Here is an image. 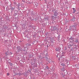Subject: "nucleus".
<instances>
[{
	"label": "nucleus",
	"instance_id": "obj_1",
	"mask_svg": "<svg viewBox=\"0 0 79 79\" xmlns=\"http://www.w3.org/2000/svg\"><path fill=\"white\" fill-rule=\"evenodd\" d=\"M56 29V27H52L51 28V30L52 31H54Z\"/></svg>",
	"mask_w": 79,
	"mask_h": 79
},
{
	"label": "nucleus",
	"instance_id": "obj_2",
	"mask_svg": "<svg viewBox=\"0 0 79 79\" xmlns=\"http://www.w3.org/2000/svg\"><path fill=\"white\" fill-rule=\"evenodd\" d=\"M60 50V47L57 48L56 49V51H59Z\"/></svg>",
	"mask_w": 79,
	"mask_h": 79
},
{
	"label": "nucleus",
	"instance_id": "obj_3",
	"mask_svg": "<svg viewBox=\"0 0 79 79\" xmlns=\"http://www.w3.org/2000/svg\"><path fill=\"white\" fill-rule=\"evenodd\" d=\"M57 15H58V13L56 12H54V15L55 16H57Z\"/></svg>",
	"mask_w": 79,
	"mask_h": 79
},
{
	"label": "nucleus",
	"instance_id": "obj_4",
	"mask_svg": "<svg viewBox=\"0 0 79 79\" xmlns=\"http://www.w3.org/2000/svg\"><path fill=\"white\" fill-rule=\"evenodd\" d=\"M73 13H75L76 10H75V9L74 8H73Z\"/></svg>",
	"mask_w": 79,
	"mask_h": 79
},
{
	"label": "nucleus",
	"instance_id": "obj_5",
	"mask_svg": "<svg viewBox=\"0 0 79 79\" xmlns=\"http://www.w3.org/2000/svg\"><path fill=\"white\" fill-rule=\"evenodd\" d=\"M9 55V52H6V55Z\"/></svg>",
	"mask_w": 79,
	"mask_h": 79
},
{
	"label": "nucleus",
	"instance_id": "obj_6",
	"mask_svg": "<svg viewBox=\"0 0 79 79\" xmlns=\"http://www.w3.org/2000/svg\"><path fill=\"white\" fill-rule=\"evenodd\" d=\"M72 47V45L71 44H70L69 45H68V47L69 48H70Z\"/></svg>",
	"mask_w": 79,
	"mask_h": 79
},
{
	"label": "nucleus",
	"instance_id": "obj_7",
	"mask_svg": "<svg viewBox=\"0 0 79 79\" xmlns=\"http://www.w3.org/2000/svg\"><path fill=\"white\" fill-rule=\"evenodd\" d=\"M60 65H62V66H64L65 65L63 63H62Z\"/></svg>",
	"mask_w": 79,
	"mask_h": 79
},
{
	"label": "nucleus",
	"instance_id": "obj_8",
	"mask_svg": "<svg viewBox=\"0 0 79 79\" xmlns=\"http://www.w3.org/2000/svg\"><path fill=\"white\" fill-rule=\"evenodd\" d=\"M51 17L52 18V19H54L56 18L54 16H53L52 17Z\"/></svg>",
	"mask_w": 79,
	"mask_h": 79
},
{
	"label": "nucleus",
	"instance_id": "obj_9",
	"mask_svg": "<svg viewBox=\"0 0 79 79\" xmlns=\"http://www.w3.org/2000/svg\"><path fill=\"white\" fill-rule=\"evenodd\" d=\"M7 76H9V75H10V73H7Z\"/></svg>",
	"mask_w": 79,
	"mask_h": 79
},
{
	"label": "nucleus",
	"instance_id": "obj_10",
	"mask_svg": "<svg viewBox=\"0 0 79 79\" xmlns=\"http://www.w3.org/2000/svg\"><path fill=\"white\" fill-rule=\"evenodd\" d=\"M72 21H74V19H72Z\"/></svg>",
	"mask_w": 79,
	"mask_h": 79
},
{
	"label": "nucleus",
	"instance_id": "obj_11",
	"mask_svg": "<svg viewBox=\"0 0 79 79\" xmlns=\"http://www.w3.org/2000/svg\"><path fill=\"white\" fill-rule=\"evenodd\" d=\"M45 69H48V67H46V68H45Z\"/></svg>",
	"mask_w": 79,
	"mask_h": 79
},
{
	"label": "nucleus",
	"instance_id": "obj_12",
	"mask_svg": "<svg viewBox=\"0 0 79 79\" xmlns=\"http://www.w3.org/2000/svg\"><path fill=\"white\" fill-rule=\"evenodd\" d=\"M75 42H76V43H78V42L77 40H76Z\"/></svg>",
	"mask_w": 79,
	"mask_h": 79
},
{
	"label": "nucleus",
	"instance_id": "obj_13",
	"mask_svg": "<svg viewBox=\"0 0 79 79\" xmlns=\"http://www.w3.org/2000/svg\"><path fill=\"white\" fill-rule=\"evenodd\" d=\"M64 69V71H64V69Z\"/></svg>",
	"mask_w": 79,
	"mask_h": 79
},
{
	"label": "nucleus",
	"instance_id": "obj_14",
	"mask_svg": "<svg viewBox=\"0 0 79 79\" xmlns=\"http://www.w3.org/2000/svg\"><path fill=\"white\" fill-rule=\"evenodd\" d=\"M76 66H77V65H75V66H76Z\"/></svg>",
	"mask_w": 79,
	"mask_h": 79
},
{
	"label": "nucleus",
	"instance_id": "obj_15",
	"mask_svg": "<svg viewBox=\"0 0 79 79\" xmlns=\"http://www.w3.org/2000/svg\"><path fill=\"white\" fill-rule=\"evenodd\" d=\"M44 1H46V0H44Z\"/></svg>",
	"mask_w": 79,
	"mask_h": 79
},
{
	"label": "nucleus",
	"instance_id": "obj_16",
	"mask_svg": "<svg viewBox=\"0 0 79 79\" xmlns=\"http://www.w3.org/2000/svg\"><path fill=\"white\" fill-rule=\"evenodd\" d=\"M60 60V59H59V60Z\"/></svg>",
	"mask_w": 79,
	"mask_h": 79
}]
</instances>
